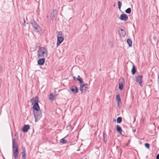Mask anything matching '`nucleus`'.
<instances>
[{"label":"nucleus","mask_w":159,"mask_h":159,"mask_svg":"<svg viewBox=\"0 0 159 159\" xmlns=\"http://www.w3.org/2000/svg\"><path fill=\"white\" fill-rule=\"evenodd\" d=\"M142 81H140V82H138V83L139 84V85H140V86L141 87H143V85L142 84Z\"/></svg>","instance_id":"obj_32"},{"label":"nucleus","mask_w":159,"mask_h":159,"mask_svg":"<svg viewBox=\"0 0 159 159\" xmlns=\"http://www.w3.org/2000/svg\"><path fill=\"white\" fill-rule=\"evenodd\" d=\"M116 121V120L115 119H114V120H113V121Z\"/></svg>","instance_id":"obj_40"},{"label":"nucleus","mask_w":159,"mask_h":159,"mask_svg":"<svg viewBox=\"0 0 159 159\" xmlns=\"http://www.w3.org/2000/svg\"><path fill=\"white\" fill-rule=\"evenodd\" d=\"M137 71V70L134 65L133 66H132L131 72L132 75H134L135 74L136 72Z\"/></svg>","instance_id":"obj_16"},{"label":"nucleus","mask_w":159,"mask_h":159,"mask_svg":"<svg viewBox=\"0 0 159 159\" xmlns=\"http://www.w3.org/2000/svg\"><path fill=\"white\" fill-rule=\"evenodd\" d=\"M48 50L45 47H41L37 51V57L39 58L47 57L48 55Z\"/></svg>","instance_id":"obj_3"},{"label":"nucleus","mask_w":159,"mask_h":159,"mask_svg":"<svg viewBox=\"0 0 159 159\" xmlns=\"http://www.w3.org/2000/svg\"><path fill=\"white\" fill-rule=\"evenodd\" d=\"M73 80H77L79 81V83L80 84H83L84 83L82 79L80 77V75H78L77 77L75 76L73 77Z\"/></svg>","instance_id":"obj_12"},{"label":"nucleus","mask_w":159,"mask_h":159,"mask_svg":"<svg viewBox=\"0 0 159 159\" xmlns=\"http://www.w3.org/2000/svg\"><path fill=\"white\" fill-rule=\"evenodd\" d=\"M88 85L87 83H85V84H80V89L81 90V89L82 90V89H83V87H84V86L86 87V88H88Z\"/></svg>","instance_id":"obj_19"},{"label":"nucleus","mask_w":159,"mask_h":159,"mask_svg":"<svg viewBox=\"0 0 159 159\" xmlns=\"http://www.w3.org/2000/svg\"><path fill=\"white\" fill-rule=\"evenodd\" d=\"M107 135L104 132L103 133V141L105 143H106L107 141Z\"/></svg>","instance_id":"obj_17"},{"label":"nucleus","mask_w":159,"mask_h":159,"mask_svg":"<svg viewBox=\"0 0 159 159\" xmlns=\"http://www.w3.org/2000/svg\"><path fill=\"white\" fill-rule=\"evenodd\" d=\"M127 40H130V39H127Z\"/></svg>","instance_id":"obj_41"},{"label":"nucleus","mask_w":159,"mask_h":159,"mask_svg":"<svg viewBox=\"0 0 159 159\" xmlns=\"http://www.w3.org/2000/svg\"><path fill=\"white\" fill-rule=\"evenodd\" d=\"M115 6V4H114V6Z\"/></svg>","instance_id":"obj_44"},{"label":"nucleus","mask_w":159,"mask_h":159,"mask_svg":"<svg viewBox=\"0 0 159 159\" xmlns=\"http://www.w3.org/2000/svg\"><path fill=\"white\" fill-rule=\"evenodd\" d=\"M47 18H48V16H47Z\"/></svg>","instance_id":"obj_43"},{"label":"nucleus","mask_w":159,"mask_h":159,"mask_svg":"<svg viewBox=\"0 0 159 159\" xmlns=\"http://www.w3.org/2000/svg\"><path fill=\"white\" fill-rule=\"evenodd\" d=\"M133 132L134 133L135 132V131H136V129H134L133 130Z\"/></svg>","instance_id":"obj_38"},{"label":"nucleus","mask_w":159,"mask_h":159,"mask_svg":"<svg viewBox=\"0 0 159 159\" xmlns=\"http://www.w3.org/2000/svg\"><path fill=\"white\" fill-rule=\"evenodd\" d=\"M12 147L13 151V155L15 159L18 158L19 154L18 147L16 140L15 139H12Z\"/></svg>","instance_id":"obj_2"},{"label":"nucleus","mask_w":159,"mask_h":159,"mask_svg":"<svg viewBox=\"0 0 159 159\" xmlns=\"http://www.w3.org/2000/svg\"><path fill=\"white\" fill-rule=\"evenodd\" d=\"M116 100L117 102H121V98H120V95L119 94L116 95Z\"/></svg>","instance_id":"obj_20"},{"label":"nucleus","mask_w":159,"mask_h":159,"mask_svg":"<svg viewBox=\"0 0 159 159\" xmlns=\"http://www.w3.org/2000/svg\"><path fill=\"white\" fill-rule=\"evenodd\" d=\"M37 61L38 65L39 66L43 65L45 62V59L44 58L41 57Z\"/></svg>","instance_id":"obj_11"},{"label":"nucleus","mask_w":159,"mask_h":159,"mask_svg":"<svg viewBox=\"0 0 159 159\" xmlns=\"http://www.w3.org/2000/svg\"><path fill=\"white\" fill-rule=\"evenodd\" d=\"M55 96L52 93H51L49 95V99L51 101H53L54 99Z\"/></svg>","instance_id":"obj_18"},{"label":"nucleus","mask_w":159,"mask_h":159,"mask_svg":"<svg viewBox=\"0 0 159 159\" xmlns=\"http://www.w3.org/2000/svg\"><path fill=\"white\" fill-rule=\"evenodd\" d=\"M118 8L120 10V8L122 5V3L121 2L119 1L118 2Z\"/></svg>","instance_id":"obj_27"},{"label":"nucleus","mask_w":159,"mask_h":159,"mask_svg":"<svg viewBox=\"0 0 159 159\" xmlns=\"http://www.w3.org/2000/svg\"><path fill=\"white\" fill-rule=\"evenodd\" d=\"M156 159H159V154H158L156 157Z\"/></svg>","instance_id":"obj_34"},{"label":"nucleus","mask_w":159,"mask_h":159,"mask_svg":"<svg viewBox=\"0 0 159 159\" xmlns=\"http://www.w3.org/2000/svg\"><path fill=\"white\" fill-rule=\"evenodd\" d=\"M65 138H62L60 140V143L62 144H65L67 143V141L66 140L64 139Z\"/></svg>","instance_id":"obj_23"},{"label":"nucleus","mask_w":159,"mask_h":159,"mask_svg":"<svg viewBox=\"0 0 159 159\" xmlns=\"http://www.w3.org/2000/svg\"><path fill=\"white\" fill-rule=\"evenodd\" d=\"M63 40H57V47H58L62 43Z\"/></svg>","instance_id":"obj_29"},{"label":"nucleus","mask_w":159,"mask_h":159,"mask_svg":"<svg viewBox=\"0 0 159 159\" xmlns=\"http://www.w3.org/2000/svg\"><path fill=\"white\" fill-rule=\"evenodd\" d=\"M117 122L118 124L120 123L122 121V118L121 117H118L116 119Z\"/></svg>","instance_id":"obj_22"},{"label":"nucleus","mask_w":159,"mask_h":159,"mask_svg":"<svg viewBox=\"0 0 159 159\" xmlns=\"http://www.w3.org/2000/svg\"><path fill=\"white\" fill-rule=\"evenodd\" d=\"M143 77L142 75H138L135 77V81L137 83L142 81Z\"/></svg>","instance_id":"obj_14"},{"label":"nucleus","mask_w":159,"mask_h":159,"mask_svg":"<svg viewBox=\"0 0 159 159\" xmlns=\"http://www.w3.org/2000/svg\"><path fill=\"white\" fill-rule=\"evenodd\" d=\"M57 11L56 10H53L52 12L50 14V16L49 17H52L56 19V16H57Z\"/></svg>","instance_id":"obj_8"},{"label":"nucleus","mask_w":159,"mask_h":159,"mask_svg":"<svg viewBox=\"0 0 159 159\" xmlns=\"http://www.w3.org/2000/svg\"><path fill=\"white\" fill-rule=\"evenodd\" d=\"M144 146L145 147L148 149H149L150 148V144L148 143H145L144 144Z\"/></svg>","instance_id":"obj_28"},{"label":"nucleus","mask_w":159,"mask_h":159,"mask_svg":"<svg viewBox=\"0 0 159 159\" xmlns=\"http://www.w3.org/2000/svg\"><path fill=\"white\" fill-rule=\"evenodd\" d=\"M119 81L118 88L120 90H122L123 89V87L125 84L124 79L122 78L121 80L120 79Z\"/></svg>","instance_id":"obj_5"},{"label":"nucleus","mask_w":159,"mask_h":159,"mask_svg":"<svg viewBox=\"0 0 159 159\" xmlns=\"http://www.w3.org/2000/svg\"><path fill=\"white\" fill-rule=\"evenodd\" d=\"M30 23L34 28V31L38 33H40L42 29L41 27L36 23L35 20L33 19H31Z\"/></svg>","instance_id":"obj_4"},{"label":"nucleus","mask_w":159,"mask_h":159,"mask_svg":"<svg viewBox=\"0 0 159 159\" xmlns=\"http://www.w3.org/2000/svg\"><path fill=\"white\" fill-rule=\"evenodd\" d=\"M70 90L73 94H76L78 92V88L76 86H73L70 88Z\"/></svg>","instance_id":"obj_10"},{"label":"nucleus","mask_w":159,"mask_h":159,"mask_svg":"<svg viewBox=\"0 0 159 159\" xmlns=\"http://www.w3.org/2000/svg\"><path fill=\"white\" fill-rule=\"evenodd\" d=\"M158 83L159 84V75L158 76V80H157Z\"/></svg>","instance_id":"obj_36"},{"label":"nucleus","mask_w":159,"mask_h":159,"mask_svg":"<svg viewBox=\"0 0 159 159\" xmlns=\"http://www.w3.org/2000/svg\"><path fill=\"white\" fill-rule=\"evenodd\" d=\"M22 151L21 152L22 156L21 159H26V154L25 153V148L23 146H22Z\"/></svg>","instance_id":"obj_9"},{"label":"nucleus","mask_w":159,"mask_h":159,"mask_svg":"<svg viewBox=\"0 0 159 159\" xmlns=\"http://www.w3.org/2000/svg\"><path fill=\"white\" fill-rule=\"evenodd\" d=\"M109 44L110 46L111 47H113V43L111 41H109Z\"/></svg>","instance_id":"obj_31"},{"label":"nucleus","mask_w":159,"mask_h":159,"mask_svg":"<svg viewBox=\"0 0 159 159\" xmlns=\"http://www.w3.org/2000/svg\"><path fill=\"white\" fill-rule=\"evenodd\" d=\"M49 22L51 23H52L53 22V21L54 20H56V19L52 17H49Z\"/></svg>","instance_id":"obj_30"},{"label":"nucleus","mask_w":159,"mask_h":159,"mask_svg":"<svg viewBox=\"0 0 159 159\" xmlns=\"http://www.w3.org/2000/svg\"><path fill=\"white\" fill-rule=\"evenodd\" d=\"M2 69V67L1 66H0V72L1 71Z\"/></svg>","instance_id":"obj_37"},{"label":"nucleus","mask_w":159,"mask_h":159,"mask_svg":"<svg viewBox=\"0 0 159 159\" xmlns=\"http://www.w3.org/2000/svg\"><path fill=\"white\" fill-rule=\"evenodd\" d=\"M30 129V126L29 125H25L22 128V131L24 133L27 132Z\"/></svg>","instance_id":"obj_7"},{"label":"nucleus","mask_w":159,"mask_h":159,"mask_svg":"<svg viewBox=\"0 0 159 159\" xmlns=\"http://www.w3.org/2000/svg\"><path fill=\"white\" fill-rule=\"evenodd\" d=\"M87 88H86V87L84 86V87H83L82 89V90L81 89V90H80L81 92V93H82L86 92Z\"/></svg>","instance_id":"obj_26"},{"label":"nucleus","mask_w":159,"mask_h":159,"mask_svg":"<svg viewBox=\"0 0 159 159\" xmlns=\"http://www.w3.org/2000/svg\"><path fill=\"white\" fill-rule=\"evenodd\" d=\"M157 44H159V40H157Z\"/></svg>","instance_id":"obj_39"},{"label":"nucleus","mask_w":159,"mask_h":159,"mask_svg":"<svg viewBox=\"0 0 159 159\" xmlns=\"http://www.w3.org/2000/svg\"><path fill=\"white\" fill-rule=\"evenodd\" d=\"M121 32H120V34L123 37L125 36L126 35V32L124 30L122 29H120Z\"/></svg>","instance_id":"obj_21"},{"label":"nucleus","mask_w":159,"mask_h":159,"mask_svg":"<svg viewBox=\"0 0 159 159\" xmlns=\"http://www.w3.org/2000/svg\"><path fill=\"white\" fill-rule=\"evenodd\" d=\"M121 102H117V106L118 107H120V105L119 104H120V103H121Z\"/></svg>","instance_id":"obj_35"},{"label":"nucleus","mask_w":159,"mask_h":159,"mask_svg":"<svg viewBox=\"0 0 159 159\" xmlns=\"http://www.w3.org/2000/svg\"><path fill=\"white\" fill-rule=\"evenodd\" d=\"M119 19L121 20L126 21L128 20V17L126 14H123L120 15Z\"/></svg>","instance_id":"obj_6"},{"label":"nucleus","mask_w":159,"mask_h":159,"mask_svg":"<svg viewBox=\"0 0 159 159\" xmlns=\"http://www.w3.org/2000/svg\"><path fill=\"white\" fill-rule=\"evenodd\" d=\"M127 43L130 47H131L132 46V40H126Z\"/></svg>","instance_id":"obj_25"},{"label":"nucleus","mask_w":159,"mask_h":159,"mask_svg":"<svg viewBox=\"0 0 159 159\" xmlns=\"http://www.w3.org/2000/svg\"><path fill=\"white\" fill-rule=\"evenodd\" d=\"M71 125H69V127H71Z\"/></svg>","instance_id":"obj_42"},{"label":"nucleus","mask_w":159,"mask_h":159,"mask_svg":"<svg viewBox=\"0 0 159 159\" xmlns=\"http://www.w3.org/2000/svg\"><path fill=\"white\" fill-rule=\"evenodd\" d=\"M125 12L128 14H129L131 13V10L130 8L129 7L125 11Z\"/></svg>","instance_id":"obj_24"},{"label":"nucleus","mask_w":159,"mask_h":159,"mask_svg":"<svg viewBox=\"0 0 159 159\" xmlns=\"http://www.w3.org/2000/svg\"><path fill=\"white\" fill-rule=\"evenodd\" d=\"M30 102L32 105L33 110V114L35 118V122H37L42 117V114L40 107L38 104L39 98L38 97H34L30 100Z\"/></svg>","instance_id":"obj_1"},{"label":"nucleus","mask_w":159,"mask_h":159,"mask_svg":"<svg viewBox=\"0 0 159 159\" xmlns=\"http://www.w3.org/2000/svg\"><path fill=\"white\" fill-rule=\"evenodd\" d=\"M57 40H64V38L63 37L62 33L61 31L58 32L57 36Z\"/></svg>","instance_id":"obj_13"},{"label":"nucleus","mask_w":159,"mask_h":159,"mask_svg":"<svg viewBox=\"0 0 159 159\" xmlns=\"http://www.w3.org/2000/svg\"><path fill=\"white\" fill-rule=\"evenodd\" d=\"M116 130L117 132L119 133L120 134H121L122 129L121 127L118 125H116Z\"/></svg>","instance_id":"obj_15"},{"label":"nucleus","mask_w":159,"mask_h":159,"mask_svg":"<svg viewBox=\"0 0 159 159\" xmlns=\"http://www.w3.org/2000/svg\"><path fill=\"white\" fill-rule=\"evenodd\" d=\"M23 21H24L23 25L24 26H25V19L24 18H23Z\"/></svg>","instance_id":"obj_33"}]
</instances>
